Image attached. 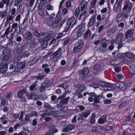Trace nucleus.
<instances>
[{"instance_id": "nucleus-1", "label": "nucleus", "mask_w": 135, "mask_h": 135, "mask_svg": "<svg viewBox=\"0 0 135 135\" xmlns=\"http://www.w3.org/2000/svg\"><path fill=\"white\" fill-rule=\"evenodd\" d=\"M12 97L13 95L12 92H9L7 93L5 96L6 99H3L1 100V104L2 105H3L6 104L8 105L10 104Z\"/></svg>"}, {"instance_id": "nucleus-2", "label": "nucleus", "mask_w": 135, "mask_h": 135, "mask_svg": "<svg viewBox=\"0 0 135 135\" xmlns=\"http://www.w3.org/2000/svg\"><path fill=\"white\" fill-rule=\"evenodd\" d=\"M99 85L103 87L105 91L112 90L115 89L114 85L109 83L102 81L100 83Z\"/></svg>"}, {"instance_id": "nucleus-3", "label": "nucleus", "mask_w": 135, "mask_h": 135, "mask_svg": "<svg viewBox=\"0 0 135 135\" xmlns=\"http://www.w3.org/2000/svg\"><path fill=\"white\" fill-rule=\"evenodd\" d=\"M90 111L89 110H86L81 114L78 115L77 120H80V119L86 120V118L90 114Z\"/></svg>"}, {"instance_id": "nucleus-4", "label": "nucleus", "mask_w": 135, "mask_h": 135, "mask_svg": "<svg viewBox=\"0 0 135 135\" xmlns=\"http://www.w3.org/2000/svg\"><path fill=\"white\" fill-rule=\"evenodd\" d=\"M61 51V48H59L52 55L53 57L52 59L53 61H57L61 57L62 55Z\"/></svg>"}, {"instance_id": "nucleus-5", "label": "nucleus", "mask_w": 135, "mask_h": 135, "mask_svg": "<svg viewBox=\"0 0 135 135\" xmlns=\"http://www.w3.org/2000/svg\"><path fill=\"white\" fill-rule=\"evenodd\" d=\"M83 45V42L82 40H79L76 43L73 49L74 52L76 53L79 52Z\"/></svg>"}, {"instance_id": "nucleus-6", "label": "nucleus", "mask_w": 135, "mask_h": 135, "mask_svg": "<svg viewBox=\"0 0 135 135\" xmlns=\"http://www.w3.org/2000/svg\"><path fill=\"white\" fill-rule=\"evenodd\" d=\"M127 10H123L122 13L120 16H118L117 18V21L118 22H120L123 20L124 18H126L128 16Z\"/></svg>"}, {"instance_id": "nucleus-7", "label": "nucleus", "mask_w": 135, "mask_h": 135, "mask_svg": "<svg viewBox=\"0 0 135 135\" xmlns=\"http://www.w3.org/2000/svg\"><path fill=\"white\" fill-rule=\"evenodd\" d=\"M123 2V0H116L113 8L114 12H117L119 8L121 7Z\"/></svg>"}, {"instance_id": "nucleus-8", "label": "nucleus", "mask_w": 135, "mask_h": 135, "mask_svg": "<svg viewBox=\"0 0 135 135\" xmlns=\"http://www.w3.org/2000/svg\"><path fill=\"white\" fill-rule=\"evenodd\" d=\"M130 0H126L125 1L124 6L123 8V10H128V12L130 11L132 7V4L130 2Z\"/></svg>"}, {"instance_id": "nucleus-9", "label": "nucleus", "mask_w": 135, "mask_h": 135, "mask_svg": "<svg viewBox=\"0 0 135 135\" xmlns=\"http://www.w3.org/2000/svg\"><path fill=\"white\" fill-rule=\"evenodd\" d=\"M9 28H8L6 29L4 33L5 35H6L7 38L9 40L12 39L13 37V36L15 35L14 32L12 33L9 31Z\"/></svg>"}, {"instance_id": "nucleus-10", "label": "nucleus", "mask_w": 135, "mask_h": 135, "mask_svg": "<svg viewBox=\"0 0 135 135\" xmlns=\"http://www.w3.org/2000/svg\"><path fill=\"white\" fill-rule=\"evenodd\" d=\"M75 128V126L74 124H69L67 126L62 130L63 132H68L71 130Z\"/></svg>"}, {"instance_id": "nucleus-11", "label": "nucleus", "mask_w": 135, "mask_h": 135, "mask_svg": "<svg viewBox=\"0 0 135 135\" xmlns=\"http://www.w3.org/2000/svg\"><path fill=\"white\" fill-rule=\"evenodd\" d=\"M33 35L36 37H40L45 35V33L44 32H39L38 29H36L33 33Z\"/></svg>"}, {"instance_id": "nucleus-12", "label": "nucleus", "mask_w": 135, "mask_h": 135, "mask_svg": "<svg viewBox=\"0 0 135 135\" xmlns=\"http://www.w3.org/2000/svg\"><path fill=\"white\" fill-rule=\"evenodd\" d=\"M123 33H119L116 38L115 42L117 44H119L122 42V40L123 38Z\"/></svg>"}, {"instance_id": "nucleus-13", "label": "nucleus", "mask_w": 135, "mask_h": 135, "mask_svg": "<svg viewBox=\"0 0 135 135\" xmlns=\"http://www.w3.org/2000/svg\"><path fill=\"white\" fill-rule=\"evenodd\" d=\"M78 73L80 75H86L90 73V71L88 68H85L82 70H79Z\"/></svg>"}, {"instance_id": "nucleus-14", "label": "nucleus", "mask_w": 135, "mask_h": 135, "mask_svg": "<svg viewBox=\"0 0 135 135\" xmlns=\"http://www.w3.org/2000/svg\"><path fill=\"white\" fill-rule=\"evenodd\" d=\"M29 64V61L28 60H26L25 61L22 63L18 65V67H20V68H18V70L19 71L21 69H22L25 67L28 64Z\"/></svg>"}, {"instance_id": "nucleus-15", "label": "nucleus", "mask_w": 135, "mask_h": 135, "mask_svg": "<svg viewBox=\"0 0 135 135\" xmlns=\"http://www.w3.org/2000/svg\"><path fill=\"white\" fill-rule=\"evenodd\" d=\"M66 114V111L62 110H60L57 111H56L55 116H64Z\"/></svg>"}, {"instance_id": "nucleus-16", "label": "nucleus", "mask_w": 135, "mask_h": 135, "mask_svg": "<svg viewBox=\"0 0 135 135\" xmlns=\"http://www.w3.org/2000/svg\"><path fill=\"white\" fill-rule=\"evenodd\" d=\"M95 21V16L93 15L91 16L88 23V26L89 27H91L94 23Z\"/></svg>"}, {"instance_id": "nucleus-17", "label": "nucleus", "mask_w": 135, "mask_h": 135, "mask_svg": "<svg viewBox=\"0 0 135 135\" xmlns=\"http://www.w3.org/2000/svg\"><path fill=\"white\" fill-rule=\"evenodd\" d=\"M14 17L10 15H8L6 18V24L8 25L9 23L10 24L11 23L13 20Z\"/></svg>"}, {"instance_id": "nucleus-18", "label": "nucleus", "mask_w": 135, "mask_h": 135, "mask_svg": "<svg viewBox=\"0 0 135 135\" xmlns=\"http://www.w3.org/2000/svg\"><path fill=\"white\" fill-rule=\"evenodd\" d=\"M46 112L49 113V115H52L55 116L56 110L55 108H53L51 109H46Z\"/></svg>"}, {"instance_id": "nucleus-19", "label": "nucleus", "mask_w": 135, "mask_h": 135, "mask_svg": "<svg viewBox=\"0 0 135 135\" xmlns=\"http://www.w3.org/2000/svg\"><path fill=\"white\" fill-rule=\"evenodd\" d=\"M100 43L102 47L103 48H105L107 47V42L108 41L105 38H102L101 39Z\"/></svg>"}, {"instance_id": "nucleus-20", "label": "nucleus", "mask_w": 135, "mask_h": 135, "mask_svg": "<svg viewBox=\"0 0 135 135\" xmlns=\"http://www.w3.org/2000/svg\"><path fill=\"white\" fill-rule=\"evenodd\" d=\"M7 66L6 65H3L1 62H0V71L2 73L5 72L7 70Z\"/></svg>"}, {"instance_id": "nucleus-21", "label": "nucleus", "mask_w": 135, "mask_h": 135, "mask_svg": "<svg viewBox=\"0 0 135 135\" xmlns=\"http://www.w3.org/2000/svg\"><path fill=\"white\" fill-rule=\"evenodd\" d=\"M22 46L20 44H18L16 47L15 50L18 54H20L22 52Z\"/></svg>"}, {"instance_id": "nucleus-22", "label": "nucleus", "mask_w": 135, "mask_h": 135, "mask_svg": "<svg viewBox=\"0 0 135 135\" xmlns=\"http://www.w3.org/2000/svg\"><path fill=\"white\" fill-rule=\"evenodd\" d=\"M26 91V90L25 89H23L19 91L17 93V96L18 98H22L23 97V95Z\"/></svg>"}, {"instance_id": "nucleus-23", "label": "nucleus", "mask_w": 135, "mask_h": 135, "mask_svg": "<svg viewBox=\"0 0 135 135\" xmlns=\"http://www.w3.org/2000/svg\"><path fill=\"white\" fill-rule=\"evenodd\" d=\"M49 131L52 133V134H53L58 132V130L54 126H51L49 127Z\"/></svg>"}, {"instance_id": "nucleus-24", "label": "nucleus", "mask_w": 135, "mask_h": 135, "mask_svg": "<svg viewBox=\"0 0 135 135\" xmlns=\"http://www.w3.org/2000/svg\"><path fill=\"white\" fill-rule=\"evenodd\" d=\"M2 55L9 56L10 55L9 49L7 48L4 49L2 51Z\"/></svg>"}, {"instance_id": "nucleus-25", "label": "nucleus", "mask_w": 135, "mask_h": 135, "mask_svg": "<svg viewBox=\"0 0 135 135\" xmlns=\"http://www.w3.org/2000/svg\"><path fill=\"white\" fill-rule=\"evenodd\" d=\"M33 35L32 33L30 31L27 32L25 34V38L27 40H31L32 37Z\"/></svg>"}, {"instance_id": "nucleus-26", "label": "nucleus", "mask_w": 135, "mask_h": 135, "mask_svg": "<svg viewBox=\"0 0 135 135\" xmlns=\"http://www.w3.org/2000/svg\"><path fill=\"white\" fill-rule=\"evenodd\" d=\"M100 70V66L98 64L95 65L94 67V73L96 74L98 73Z\"/></svg>"}, {"instance_id": "nucleus-27", "label": "nucleus", "mask_w": 135, "mask_h": 135, "mask_svg": "<svg viewBox=\"0 0 135 135\" xmlns=\"http://www.w3.org/2000/svg\"><path fill=\"white\" fill-rule=\"evenodd\" d=\"M125 56L126 57L128 58L131 59H135V55L132 53H127L125 54Z\"/></svg>"}, {"instance_id": "nucleus-28", "label": "nucleus", "mask_w": 135, "mask_h": 135, "mask_svg": "<svg viewBox=\"0 0 135 135\" xmlns=\"http://www.w3.org/2000/svg\"><path fill=\"white\" fill-rule=\"evenodd\" d=\"M128 84L127 83H124L122 82H121L120 89L123 91H125L126 89Z\"/></svg>"}, {"instance_id": "nucleus-29", "label": "nucleus", "mask_w": 135, "mask_h": 135, "mask_svg": "<svg viewBox=\"0 0 135 135\" xmlns=\"http://www.w3.org/2000/svg\"><path fill=\"white\" fill-rule=\"evenodd\" d=\"M62 18V17L61 15H59L57 17L56 16L54 21V24H55V25L57 24L60 21Z\"/></svg>"}, {"instance_id": "nucleus-30", "label": "nucleus", "mask_w": 135, "mask_h": 135, "mask_svg": "<svg viewBox=\"0 0 135 135\" xmlns=\"http://www.w3.org/2000/svg\"><path fill=\"white\" fill-rule=\"evenodd\" d=\"M79 30L77 32V36L78 37H79L82 36L83 33V30L82 29L83 27L81 26H79Z\"/></svg>"}, {"instance_id": "nucleus-31", "label": "nucleus", "mask_w": 135, "mask_h": 135, "mask_svg": "<svg viewBox=\"0 0 135 135\" xmlns=\"http://www.w3.org/2000/svg\"><path fill=\"white\" fill-rule=\"evenodd\" d=\"M9 56L5 55H2L1 57V60L2 61L6 62L9 60Z\"/></svg>"}, {"instance_id": "nucleus-32", "label": "nucleus", "mask_w": 135, "mask_h": 135, "mask_svg": "<svg viewBox=\"0 0 135 135\" xmlns=\"http://www.w3.org/2000/svg\"><path fill=\"white\" fill-rule=\"evenodd\" d=\"M29 99H32L33 100H36L38 99V97L35 93H33L31 94Z\"/></svg>"}, {"instance_id": "nucleus-33", "label": "nucleus", "mask_w": 135, "mask_h": 135, "mask_svg": "<svg viewBox=\"0 0 135 135\" xmlns=\"http://www.w3.org/2000/svg\"><path fill=\"white\" fill-rule=\"evenodd\" d=\"M56 96L55 95L52 96L51 98V103L53 104H55L57 103L58 101L56 99Z\"/></svg>"}, {"instance_id": "nucleus-34", "label": "nucleus", "mask_w": 135, "mask_h": 135, "mask_svg": "<svg viewBox=\"0 0 135 135\" xmlns=\"http://www.w3.org/2000/svg\"><path fill=\"white\" fill-rule=\"evenodd\" d=\"M7 12L6 10L4 11H0V17L1 18L4 17L7 14Z\"/></svg>"}, {"instance_id": "nucleus-35", "label": "nucleus", "mask_w": 135, "mask_h": 135, "mask_svg": "<svg viewBox=\"0 0 135 135\" xmlns=\"http://www.w3.org/2000/svg\"><path fill=\"white\" fill-rule=\"evenodd\" d=\"M38 82L36 81L34 82L30 86V89L31 91H32L36 86H37Z\"/></svg>"}, {"instance_id": "nucleus-36", "label": "nucleus", "mask_w": 135, "mask_h": 135, "mask_svg": "<svg viewBox=\"0 0 135 135\" xmlns=\"http://www.w3.org/2000/svg\"><path fill=\"white\" fill-rule=\"evenodd\" d=\"M4 3L6 5V8H7V7L9 6H11L12 4L10 2V0H2Z\"/></svg>"}, {"instance_id": "nucleus-37", "label": "nucleus", "mask_w": 135, "mask_h": 135, "mask_svg": "<svg viewBox=\"0 0 135 135\" xmlns=\"http://www.w3.org/2000/svg\"><path fill=\"white\" fill-rule=\"evenodd\" d=\"M84 90L83 87L80 85L79 86V88L77 89L75 93V94L77 95L80 93L82 91Z\"/></svg>"}, {"instance_id": "nucleus-38", "label": "nucleus", "mask_w": 135, "mask_h": 135, "mask_svg": "<svg viewBox=\"0 0 135 135\" xmlns=\"http://www.w3.org/2000/svg\"><path fill=\"white\" fill-rule=\"evenodd\" d=\"M75 19V17L73 16L70 18L67 22V24L71 26V27H72L73 26L71 25V23L73 22Z\"/></svg>"}, {"instance_id": "nucleus-39", "label": "nucleus", "mask_w": 135, "mask_h": 135, "mask_svg": "<svg viewBox=\"0 0 135 135\" xmlns=\"http://www.w3.org/2000/svg\"><path fill=\"white\" fill-rule=\"evenodd\" d=\"M47 22L49 26L50 27H52L55 26L54 22H53L52 20L49 18L47 19Z\"/></svg>"}, {"instance_id": "nucleus-40", "label": "nucleus", "mask_w": 135, "mask_h": 135, "mask_svg": "<svg viewBox=\"0 0 135 135\" xmlns=\"http://www.w3.org/2000/svg\"><path fill=\"white\" fill-rule=\"evenodd\" d=\"M132 31L131 30H129L127 31L126 33L125 37H128L132 36Z\"/></svg>"}, {"instance_id": "nucleus-41", "label": "nucleus", "mask_w": 135, "mask_h": 135, "mask_svg": "<svg viewBox=\"0 0 135 135\" xmlns=\"http://www.w3.org/2000/svg\"><path fill=\"white\" fill-rule=\"evenodd\" d=\"M49 37L48 36H47L45 38H40L39 39L38 42L40 43H43L46 42L48 40L47 38Z\"/></svg>"}, {"instance_id": "nucleus-42", "label": "nucleus", "mask_w": 135, "mask_h": 135, "mask_svg": "<svg viewBox=\"0 0 135 135\" xmlns=\"http://www.w3.org/2000/svg\"><path fill=\"white\" fill-rule=\"evenodd\" d=\"M130 69L131 73L135 75V65L131 66Z\"/></svg>"}, {"instance_id": "nucleus-43", "label": "nucleus", "mask_w": 135, "mask_h": 135, "mask_svg": "<svg viewBox=\"0 0 135 135\" xmlns=\"http://www.w3.org/2000/svg\"><path fill=\"white\" fill-rule=\"evenodd\" d=\"M70 98L69 97H67L65 99H62L61 101V103L62 104H66Z\"/></svg>"}, {"instance_id": "nucleus-44", "label": "nucleus", "mask_w": 135, "mask_h": 135, "mask_svg": "<svg viewBox=\"0 0 135 135\" xmlns=\"http://www.w3.org/2000/svg\"><path fill=\"white\" fill-rule=\"evenodd\" d=\"M51 84L50 81L49 80H45L43 84V85L45 86V87H48Z\"/></svg>"}, {"instance_id": "nucleus-45", "label": "nucleus", "mask_w": 135, "mask_h": 135, "mask_svg": "<svg viewBox=\"0 0 135 135\" xmlns=\"http://www.w3.org/2000/svg\"><path fill=\"white\" fill-rule=\"evenodd\" d=\"M94 101L95 103H100V97L99 96H95Z\"/></svg>"}, {"instance_id": "nucleus-46", "label": "nucleus", "mask_w": 135, "mask_h": 135, "mask_svg": "<svg viewBox=\"0 0 135 135\" xmlns=\"http://www.w3.org/2000/svg\"><path fill=\"white\" fill-rule=\"evenodd\" d=\"M21 30L22 28L20 26H18L15 28L14 32L16 33L17 35L21 33Z\"/></svg>"}, {"instance_id": "nucleus-47", "label": "nucleus", "mask_w": 135, "mask_h": 135, "mask_svg": "<svg viewBox=\"0 0 135 135\" xmlns=\"http://www.w3.org/2000/svg\"><path fill=\"white\" fill-rule=\"evenodd\" d=\"M71 26L67 24L66 27L65 28L64 30L62 31L64 33H67L68 31L70 30L71 29L70 27Z\"/></svg>"}, {"instance_id": "nucleus-48", "label": "nucleus", "mask_w": 135, "mask_h": 135, "mask_svg": "<svg viewBox=\"0 0 135 135\" xmlns=\"http://www.w3.org/2000/svg\"><path fill=\"white\" fill-rule=\"evenodd\" d=\"M86 13L87 12L85 10H84L80 14L79 16V20H80L82 17H84V16L86 15Z\"/></svg>"}, {"instance_id": "nucleus-49", "label": "nucleus", "mask_w": 135, "mask_h": 135, "mask_svg": "<svg viewBox=\"0 0 135 135\" xmlns=\"http://www.w3.org/2000/svg\"><path fill=\"white\" fill-rule=\"evenodd\" d=\"M127 39V42L128 43H130L134 40V37L132 36L128 37H126Z\"/></svg>"}, {"instance_id": "nucleus-50", "label": "nucleus", "mask_w": 135, "mask_h": 135, "mask_svg": "<svg viewBox=\"0 0 135 135\" xmlns=\"http://www.w3.org/2000/svg\"><path fill=\"white\" fill-rule=\"evenodd\" d=\"M80 12V8L79 7H77L75 11L74 15L76 17L78 16L79 15Z\"/></svg>"}, {"instance_id": "nucleus-51", "label": "nucleus", "mask_w": 135, "mask_h": 135, "mask_svg": "<svg viewBox=\"0 0 135 135\" xmlns=\"http://www.w3.org/2000/svg\"><path fill=\"white\" fill-rule=\"evenodd\" d=\"M91 35L90 31V30H88L84 34L83 36L84 38H86L88 36H89Z\"/></svg>"}, {"instance_id": "nucleus-52", "label": "nucleus", "mask_w": 135, "mask_h": 135, "mask_svg": "<svg viewBox=\"0 0 135 135\" xmlns=\"http://www.w3.org/2000/svg\"><path fill=\"white\" fill-rule=\"evenodd\" d=\"M46 9L48 10H53L54 9V7L50 4H48L46 6Z\"/></svg>"}, {"instance_id": "nucleus-53", "label": "nucleus", "mask_w": 135, "mask_h": 135, "mask_svg": "<svg viewBox=\"0 0 135 135\" xmlns=\"http://www.w3.org/2000/svg\"><path fill=\"white\" fill-rule=\"evenodd\" d=\"M38 13L42 17L45 16L44 11L42 9H39Z\"/></svg>"}, {"instance_id": "nucleus-54", "label": "nucleus", "mask_w": 135, "mask_h": 135, "mask_svg": "<svg viewBox=\"0 0 135 135\" xmlns=\"http://www.w3.org/2000/svg\"><path fill=\"white\" fill-rule=\"evenodd\" d=\"M45 76L44 75H39L35 77V78L37 80H41L43 79V78Z\"/></svg>"}, {"instance_id": "nucleus-55", "label": "nucleus", "mask_w": 135, "mask_h": 135, "mask_svg": "<svg viewBox=\"0 0 135 135\" xmlns=\"http://www.w3.org/2000/svg\"><path fill=\"white\" fill-rule=\"evenodd\" d=\"M87 3L86 2L83 6H82L81 8V11H83L85 10L87 7Z\"/></svg>"}, {"instance_id": "nucleus-56", "label": "nucleus", "mask_w": 135, "mask_h": 135, "mask_svg": "<svg viewBox=\"0 0 135 135\" xmlns=\"http://www.w3.org/2000/svg\"><path fill=\"white\" fill-rule=\"evenodd\" d=\"M66 33H64L63 32L59 33L58 35H57V39H60L61 38L62 36H63L64 35H65Z\"/></svg>"}, {"instance_id": "nucleus-57", "label": "nucleus", "mask_w": 135, "mask_h": 135, "mask_svg": "<svg viewBox=\"0 0 135 135\" xmlns=\"http://www.w3.org/2000/svg\"><path fill=\"white\" fill-rule=\"evenodd\" d=\"M30 114H26L25 117V120L26 121L29 122L30 121V118L31 117Z\"/></svg>"}, {"instance_id": "nucleus-58", "label": "nucleus", "mask_w": 135, "mask_h": 135, "mask_svg": "<svg viewBox=\"0 0 135 135\" xmlns=\"http://www.w3.org/2000/svg\"><path fill=\"white\" fill-rule=\"evenodd\" d=\"M67 83L66 82H64L62 84L60 85L59 87H61L64 89H65L67 87Z\"/></svg>"}, {"instance_id": "nucleus-59", "label": "nucleus", "mask_w": 135, "mask_h": 135, "mask_svg": "<svg viewBox=\"0 0 135 135\" xmlns=\"http://www.w3.org/2000/svg\"><path fill=\"white\" fill-rule=\"evenodd\" d=\"M70 38H66L64 42V44L65 45H66L70 43Z\"/></svg>"}, {"instance_id": "nucleus-60", "label": "nucleus", "mask_w": 135, "mask_h": 135, "mask_svg": "<svg viewBox=\"0 0 135 135\" xmlns=\"http://www.w3.org/2000/svg\"><path fill=\"white\" fill-rule=\"evenodd\" d=\"M46 87L43 85H42L39 88V91L41 92H42L45 90Z\"/></svg>"}, {"instance_id": "nucleus-61", "label": "nucleus", "mask_w": 135, "mask_h": 135, "mask_svg": "<svg viewBox=\"0 0 135 135\" xmlns=\"http://www.w3.org/2000/svg\"><path fill=\"white\" fill-rule=\"evenodd\" d=\"M21 16L20 14H19L17 15V16L16 17L15 19V21H18V23H20V19L21 18Z\"/></svg>"}, {"instance_id": "nucleus-62", "label": "nucleus", "mask_w": 135, "mask_h": 135, "mask_svg": "<svg viewBox=\"0 0 135 135\" xmlns=\"http://www.w3.org/2000/svg\"><path fill=\"white\" fill-rule=\"evenodd\" d=\"M24 112L23 111H22L20 115V117L19 118V120L21 121H22L23 120V116L24 114Z\"/></svg>"}, {"instance_id": "nucleus-63", "label": "nucleus", "mask_w": 135, "mask_h": 135, "mask_svg": "<svg viewBox=\"0 0 135 135\" xmlns=\"http://www.w3.org/2000/svg\"><path fill=\"white\" fill-rule=\"evenodd\" d=\"M5 4L2 0L0 2V8H3L4 7Z\"/></svg>"}, {"instance_id": "nucleus-64", "label": "nucleus", "mask_w": 135, "mask_h": 135, "mask_svg": "<svg viewBox=\"0 0 135 135\" xmlns=\"http://www.w3.org/2000/svg\"><path fill=\"white\" fill-rule=\"evenodd\" d=\"M111 101L109 99H107L104 101V103L105 104H109L111 103Z\"/></svg>"}]
</instances>
